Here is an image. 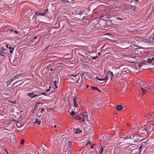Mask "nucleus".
Instances as JSON below:
<instances>
[{
    "label": "nucleus",
    "instance_id": "obj_57",
    "mask_svg": "<svg viewBox=\"0 0 154 154\" xmlns=\"http://www.w3.org/2000/svg\"><path fill=\"white\" fill-rule=\"evenodd\" d=\"M72 2H73L72 3H73L74 2V3H75V2H77V0H72Z\"/></svg>",
    "mask_w": 154,
    "mask_h": 154
},
{
    "label": "nucleus",
    "instance_id": "obj_58",
    "mask_svg": "<svg viewBox=\"0 0 154 154\" xmlns=\"http://www.w3.org/2000/svg\"><path fill=\"white\" fill-rule=\"evenodd\" d=\"M152 15V13H151V14H149V16H148V18L149 19L150 17V18H151V17H150V16Z\"/></svg>",
    "mask_w": 154,
    "mask_h": 154
},
{
    "label": "nucleus",
    "instance_id": "obj_59",
    "mask_svg": "<svg viewBox=\"0 0 154 154\" xmlns=\"http://www.w3.org/2000/svg\"><path fill=\"white\" fill-rule=\"evenodd\" d=\"M45 110V109L42 108L41 109V111L40 112H42L43 111H44Z\"/></svg>",
    "mask_w": 154,
    "mask_h": 154
},
{
    "label": "nucleus",
    "instance_id": "obj_64",
    "mask_svg": "<svg viewBox=\"0 0 154 154\" xmlns=\"http://www.w3.org/2000/svg\"><path fill=\"white\" fill-rule=\"evenodd\" d=\"M16 102L15 101H12V103L13 104H16Z\"/></svg>",
    "mask_w": 154,
    "mask_h": 154
},
{
    "label": "nucleus",
    "instance_id": "obj_30",
    "mask_svg": "<svg viewBox=\"0 0 154 154\" xmlns=\"http://www.w3.org/2000/svg\"><path fill=\"white\" fill-rule=\"evenodd\" d=\"M39 94L40 95H45V96H48V95L47 94L45 93H41L39 92Z\"/></svg>",
    "mask_w": 154,
    "mask_h": 154
},
{
    "label": "nucleus",
    "instance_id": "obj_41",
    "mask_svg": "<svg viewBox=\"0 0 154 154\" xmlns=\"http://www.w3.org/2000/svg\"><path fill=\"white\" fill-rule=\"evenodd\" d=\"M60 0L62 1L63 2H65L66 3H69V1L67 0Z\"/></svg>",
    "mask_w": 154,
    "mask_h": 154
},
{
    "label": "nucleus",
    "instance_id": "obj_45",
    "mask_svg": "<svg viewBox=\"0 0 154 154\" xmlns=\"http://www.w3.org/2000/svg\"><path fill=\"white\" fill-rule=\"evenodd\" d=\"M128 69L126 68H124L123 70V71L125 72H127V71L128 70Z\"/></svg>",
    "mask_w": 154,
    "mask_h": 154
},
{
    "label": "nucleus",
    "instance_id": "obj_33",
    "mask_svg": "<svg viewBox=\"0 0 154 154\" xmlns=\"http://www.w3.org/2000/svg\"><path fill=\"white\" fill-rule=\"evenodd\" d=\"M75 114V113L73 111V110H71V112L70 113V115L72 116H73Z\"/></svg>",
    "mask_w": 154,
    "mask_h": 154
},
{
    "label": "nucleus",
    "instance_id": "obj_46",
    "mask_svg": "<svg viewBox=\"0 0 154 154\" xmlns=\"http://www.w3.org/2000/svg\"><path fill=\"white\" fill-rule=\"evenodd\" d=\"M131 57L132 58H135L136 57H137V56H136L135 55H134V54H132L131 55Z\"/></svg>",
    "mask_w": 154,
    "mask_h": 154
},
{
    "label": "nucleus",
    "instance_id": "obj_40",
    "mask_svg": "<svg viewBox=\"0 0 154 154\" xmlns=\"http://www.w3.org/2000/svg\"><path fill=\"white\" fill-rule=\"evenodd\" d=\"M95 79L97 80H98L99 81H102L103 79H100L99 78L98 76H96L95 78Z\"/></svg>",
    "mask_w": 154,
    "mask_h": 154
},
{
    "label": "nucleus",
    "instance_id": "obj_16",
    "mask_svg": "<svg viewBox=\"0 0 154 154\" xmlns=\"http://www.w3.org/2000/svg\"><path fill=\"white\" fill-rule=\"evenodd\" d=\"M75 118L76 120H79L80 122H82V118L79 116H75Z\"/></svg>",
    "mask_w": 154,
    "mask_h": 154
},
{
    "label": "nucleus",
    "instance_id": "obj_49",
    "mask_svg": "<svg viewBox=\"0 0 154 154\" xmlns=\"http://www.w3.org/2000/svg\"><path fill=\"white\" fill-rule=\"evenodd\" d=\"M108 78V76L107 75L106 76V77L103 79H103L102 81H106L107 79Z\"/></svg>",
    "mask_w": 154,
    "mask_h": 154
},
{
    "label": "nucleus",
    "instance_id": "obj_20",
    "mask_svg": "<svg viewBox=\"0 0 154 154\" xmlns=\"http://www.w3.org/2000/svg\"><path fill=\"white\" fill-rule=\"evenodd\" d=\"M109 74H110V76H110V79H111L112 78H113V74L112 72L111 71H109Z\"/></svg>",
    "mask_w": 154,
    "mask_h": 154
},
{
    "label": "nucleus",
    "instance_id": "obj_48",
    "mask_svg": "<svg viewBox=\"0 0 154 154\" xmlns=\"http://www.w3.org/2000/svg\"><path fill=\"white\" fill-rule=\"evenodd\" d=\"M72 142H70V141H69L68 143V145L70 147V146L72 145Z\"/></svg>",
    "mask_w": 154,
    "mask_h": 154
},
{
    "label": "nucleus",
    "instance_id": "obj_11",
    "mask_svg": "<svg viewBox=\"0 0 154 154\" xmlns=\"http://www.w3.org/2000/svg\"><path fill=\"white\" fill-rule=\"evenodd\" d=\"M82 130H80L79 128H77L76 131H75L74 133L76 134H77L79 133H82Z\"/></svg>",
    "mask_w": 154,
    "mask_h": 154
},
{
    "label": "nucleus",
    "instance_id": "obj_19",
    "mask_svg": "<svg viewBox=\"0 0 154 154\" xmlns=\"http://www.w3.org/2000/svg\"><path fill=\"white\" fill-rule=\"evenodd\" d=\"M130 9L131 11H135L136 10V8L134 7V6H131Z\"/></svg>",
    "mask_w": 154,
    "mask_h": 154
},
{
    "label": "nucleus",
    "instance_id": "obj_55",
    "mask_svg": "<svg viewBox=\"0 0 154 154\" xmlns=\"http://www.w3.org/2000/svg\"><path fill=\"white\" fill-rule=\"evenodd\" d=\"M14 33H15V34H18V32L17 31H16V30H14Z\"/></svg>",
    "mask_w": 154,
    "mask_h": 154
},
{
    "label": "nucleus",
    "instance_id": "obj_38",
    "mask_svg": "<svg viewBox=\"0 0 154 154\" xmlns=\"http://www.w3.org/2000/svg\"><path fill=\"white\" fill-rule=\"evenodd\" d=\"M98 57H99V56H98L97 55V56H94V57H92V60H95L97 58H98Z\"/></svg>",
    "mask_w": 154,
    "mask_h": 154
},
{
    "label": "nucleus",
    "instance_id": "obj_13",
    "mask_svg": "<svg viewBox=\"0 0 154 154\" xmlns=\"http://www.w3.org/2000/svg\"><path fill=\"white\" fill-rule=\"evenodd\" d=\"M38 119H36L34 122V124L37 123L38 125H40L41 124V121L40 120L38 121Z\"/></svg>",
    "mask_w": 154,
    "mask_h": 154
},
{
    "label": "nucleus",
    "instance_id": "obj_63",
    "mask_svg": "<svg viewBox=\"0 0 154 154\" xmlns=\"http://www.w3.org/2000/svg\"><path fill=\"white\" fill-rule=\"evenodd\" d=\"M43 151H42V152L44 154L45 153V149H44V148L43 147Z\"/></svg>",
    "mask_w": 154,
    "mask_h": 154
},
{
    "label": "nucleus",
    "instance_id": "obj_7",
    "mask_svg": "<svg viewBox=\"0 0 154 154\" xmlns=\"http://www.w3.org/2000/svg\"><path fill=\"white\" fill-rule=\"evenodd\" d=\"M148 41L149 42H152L153 44L154 43V37L153 36H150L149 38Z\"/></svg>",
    "mask_w": 154,
    "mask_h": 154
},
{
    "label": "nucleus",
    "instance_id": "obj_3",
    "mask_svg": "<svg viewBox=\"0 0 154 154\" xmlns=\"http://www.w3.org/2000/svg\"><path fill=\"white\" fill-rule=\"evenodd\" d=\"M103 21H105V22L106 23V24L108 25H110L111 24H114V23L113 21V20H112L109 18L108 20H103Z\"/></svg>",
    "mask_w": 154,
    "mask_h": 154
},
{
    "label": "nucleus",
    "instance_id": "obj_60",
    "mask_svg": "<svg viewBox=\"0 0 154 154\" xmlns=\"http://www.w3.org/2000/svg\"><path fill=\"white\" fill-rule=\"evenodd\" d=\"M34 18H35V20H36V18L35 17V15H34V16H33V17L32 18V19L33 20H34Z\"/></svg>",
    "mask_w": 154,
    "mask_h": 154
},
{
    "label": "nucleus",
    "instance_id": "obj_52",
    "mask_svg": "<svg viewBox=\"0 0 154 154\" xmlns=\"http://www.w3.org/2000/svg\"><path fill=\"white\" fill-rule=\"evenodd\" d=\"M14 90V89L12 88H11V89L9 90V91L11 92L13 91Z\"/></svg>",
    "mask_w": 154,
    "mask_h": 154
},
{
    "label": "nucleus",
    "instance_id": "obj_2",
    "mask_svg": "<svg viewBox=\"0 0 154 154\" xmlns=\"http://www.w3.org/2000/svg\"><path fill=\"white\" fill-rule=\"evenodd\" d=\"M5 48L3 47H2L0 49V55L2 56H4L6 54H8V52Z\"/></svg>",
    "mask_w": 154,
    "mask_h": 154
},
{
    "label": "nucleus",
    "instance_id": "obj_1",
    "mask_svg": "<svg viewBox=\"0 0 154 154\" xmlns=\"http://www.w3.org/2000/svg\"><path fill=\"white\" fill-rule=\"evenodd\" d=\"M132 42L131 39L128 38L122 41L121 43V46L122 48L125 49L131 46V44Z\"/></svg>",
    "mask_w": 154,
    "mask_h": 154
},
{
    "label": "nucleus",
    "instance_id": "obj_8",
    "mask_svg": "<svg viewBox=\"0 0 154 154\" xmlns=\"http://www.w3.org/2000/svg\"><path fill=\"white\" fill-rule=\"evenodd\" d=\"M131 47L133 51L135 50V51H137L138 50V48L137 47L136 45L132 44V46L131 45ZM135 52H136V51H135Z\"/></svg>",
    "mask_w": 154,
    "mask_h": 154
},
{
    "label": "nucleus",
    "instance_id": "obj_25",
    "mask_svg": "<svg viewBox=\"0 0 154 154\" xmlns=\"http://www.w3.org/2000/svg\"><path fill=\"white\" fill-rule=\"evenodd\" d=\"M116 19H118L120 20H124V21L125 20V18L124 17H122V18H119L118 17H116Z\"/></svg>",
    "mask_w": 154,
    "mask_h": 154
},
{
    "label": "nucleus",
    "instance_id": "obj_42",
    "mask_svg": "<svg viewBox=\"0 0 154 154\" xmlns=\"http://www.w3.org/2000/svg\"><path fill=\"white\" fill-rule=\"evenodd\" d=\"M91 143V141L89 139L87 140V142L86 144V145L87 146L88 144H90Z\"/></svg>",
    "mask_w": 154,
    "mask_h": 154
},
{
    "label": "nucleus",
    "instance_id": "obj_44",
    "mask_svg": "<svg viewBox=\"0 0 154 154\" xmlns=\"http://www.w3.org/2000/svg\"><path fill=\"white\" fill-rule=\"evenodd\" d=\"M91 88H92V89L93 90H97V88L96 87H94V86H92V87H91Z\"/></svg>",
    "mask_w": 154,
    "mask_h": 154
},
{
    "label": "nucleus",
    "instance_id": "obj_39",
    "mask_svg": "<svg viewBox=\"0 0 154 154\" xmlns=\"http://www.w3.org/2000/svg\"><path fill=\"white\" fill-rule=\"evenodd\" d=\"M57 82V81H54V85L55 87L57 88H58V86L57 85L56 82Z\"/></svg>",
    "mask_w": 154,
    "mask_h": 154
},
{
    "label": "nucleus",
    "instance_id": "obj_47",
    "mask_svg": "<svg viewBox=\"0 0 154 154\" xmlns=\"http://www.w3.org/2000/svg\"><path fill=\"white\" fill-rule=\"evenodd\" d=\"M16 78L15 77H13L10 80L12 82L15 79H16Z\"/></svg>",
    "mask_w": 154,
    "mask_h": 154
},
{
    "label": "nucleus",
    "instance_id": "obj_14",
    "mask_svg": "<svg viewBox=\"0 0 154 154\" xmlns=\"http://www.w3.org/2000/svg\"><path fill=\"white\" fill-rule=\"evenodd\" d=\"M10 50L9 52L11 54H12L13 52V50H14V47H12L11 46H9L8 48Z\"/></svg>",
    "mask_w": 154,
    "mask_h": 154
},
{
    "label": "nucleus",
    "instance_id": "obj_53",
    "mask_svg": "<svg viewBox=\"0 0 154 154\" xmlns=\"http://www.w3.org/2000/svg\"><path fill=\"white\" fill-rule=\"evenodd\" d=\"M69 154H72V151L70 150V148L69 149Z\"/></svg>",
    "mask_w": 154,
    "mask_h": 154
},
{
    "label": "nucleus",
    "instance_id": "obj_34",
    "mask_svg": "<svg viewBox=\"0 0 154 154\" xmlns=\"http://www.w3.org/2000/svg\"><path fill=\"white\" fill-rule=\"evenodd\" d=\"M11 82L9 80L7 82V86H8L9 85H10L11 83Z\"/></svg>",
    "mask_w": 154,
    "mask_h": 154
},
{
    "label": "nucleus",
    "instance_id": "obj_10",
    "mask_svg": "<svg viewBox=\"0 0 154 154\" xmlns=\"http://www.w3.org/2000/svg\"><path fill=\"white\" fill-rule=\"evenodd\" d=\"M122 106L121 105H118L116 106V109L118 111H120L122 109Z\"/></svg>",
    "mask_w": 154,
    "mask_h": 154
},
{
    "label": "nucleus",
    "instance_id": "obj_24",
    "mask_svg": "<svg viewBox=\"0 0 154 154\" xmlns=\"http://www.w3.org/2000/svg\"><path fill=\"white\" fill-rule=\"evenodd\" d=\"M22 75V74H20L15 76V77L16 79H18L21 77Z\"/></svg>",
    "mask_w": 154,
    "mask_h": 154
},
{
    "label": "nucleus",
    "instance_id": "obj_32",
    "mask_svg": "<svg viewBox=\"0 0 154 154\" xmlns=\"http://www.w3.org/2000/svg\"><path fill=\"white\" fill-rule=\"evenodd\" d=\"M69 77L73 76L75 78L77 76H78V75H74L72 74H69L68 75Z\"/></svg>",
    "mask_w": 154,
    "mask_h": 154
},
{
    "label": "nucleus",
    "instance_id": "obj_26",
    "mask_svg": "<svg viewBox=\"0 0 154 154\" xmlns=\"http://www.w3.org/2000/svg\"><path fill=\"white\" fill-rule=\"evenodd\" d=\"M142 63V64H144L145 65H147V63H148L147 62V61H146V60H143L141 62Z\"/></svg>",
    "mask_w": 154,
    "mask_h": 154
},
{
    "label": "nucleus",
    "instance_id": "obj_6",
    "mask_svg": "<svg viewBox=\"0 0 154 154\" xmlns=\"http://www.w3.org/2000/svg\"><path fill=\"white\" fill-rule=\"evenodd\" d=\"M147 62L149 64H153V62L154 61V57L152 58H149L147 59Z\"/></svg>",
    "mask_w": 154,
    "mask_h": 154
},
{
    "label": "nucleus",
    "instance_id": "obj_56",
    "mask_svg": "<svg viewBox=\"0 0 154 154\" xmlns=\"http://www.w3.org/2000/svg\"><path fill=\"white\" fill-rule=\"evenodd\" d=\"M143 145H142L141 146H140V147H139V150L140 151V149H141L142 147V146H143ZM141 150H140V152H141Z\"/></svg>",
    "mask_w": 154,
    "mask_h": 154
},
{
    "label": "nucleus",
    "instance_id": "obj_54",
    "mask_svg": "<svg viewBox=\"0 0 154 154\" xmlns=\"http://www.w3.org/2000/svg\"><path fill=\"white\" fill-rule=\"evenodd\" d=\"M83 84V82H82V80L81 82L80 83V86H81V85H82Z\"/></svg>",
    "mask_w": 154,
    "mask_h": 154
},
{
    "label": "nucleus",
    "instance_id": "obj_9",
    "mask_svg": "<svg viewBox=\"0 0 154 154\" xmlns=\"http://www.w3.org/2000/svg\"><path fill=\"white\" fill-rule=\"evenodd\" d=\"M73 101L74 102V106L76 108L77 107L78 105L77 104V101L76 100V98L75 97H73Z\"/></svg>",
    "mask_w": 154,
    "mask_h": 154
},
{
    "label": "nucleus",
    "instance_id": "obj_22",
    "mask_svg": "<svg viewBox=\"0 0 154 154\" xmlns=\"http://www.w3.org/2000/svg\"><path fill=\"white\" fill-rule=\"evenodd\" d=\"M16 56V58H18L20 56V53L18 51H16L15 53Z\"/></svg>",
    "mask_w": 154,
    "mask_h": 154
},
{
    "label": "nucleus",
    "instance_id": "obj_29",
    "mask_svg": "<svg viewBox=\"0 0 154 154\" xmlns=\"http://www.w3.org/2000/svg\"><path fill=\"white\" fill-rule=\"evenodd\" d=\"M48 11V9H46L45 10L44 12L43 13H42L44 16L45 14H47Z\"/></svg>",
    "mask_w": 154,
    "mask_h": 154
},
{
    "label": "nucleus",
    "instance_id": "obj_17",
    "mask_svg": "<svg viewBox=\"0 0 154 154\" xmlns=\"http://www.w3.org/2000/svg\"><path fill=\"white\" fill-rule=\"evenodd\" d=\"M35 14L37 16H43V14L42 13H39L38 12H36Z\"/></svg>",
    "mask_w": 154,
    "mask_h": 154
},
{
    "label": "nucleus",
    "instance_id": "obj_31",
    "mask_svg": "<svg viewBox=\"0 0 154 154\" xmlns=\"http://www.w3.org/2000/svg\"><path fill=\"white\" fill-rule=\"evenodd\" d=\"M38 94H34V95H33V98L34 97H38V96H39L40 95V94H39V92H38L37 93Z\"/></svg>",
    "mask_w": 154,
    "mask_h": 154
},
{
    "label": "nucleus",
    "instance_id": "obj_18",
    "mask_svg": "<svg viewBox=\"0 0 154 154\" xmlns=\"http://www.w3.org/2000/svg\"><path fill=\"white\" fill-rule=\"evenodd\" d=\"M140 63H139V62H138L137 61L136 62L135 65L136 66V67H139V68H140Z\"/></svg>",
    "mask_w": 154,
    "mask_h": 154
},
{
    "label": "nucleus",
    "instance_id": "obj_62",
    "mask_svg": "<svg viewBox=\"0 0 154 154\" xmlns=\"http://www.w3.org/2000/svg\"><path fill=\"white\" fill-rule=\"evenodd\" d=\"M50 91V89H47L46 90V92H48L49 91Z\"/></svg>",
    "mask_w": 154,
    "mask_h": 154
},
{
    "label": "nucleus",
    "instance_id": "obj_12",
    "mask_svg": "<svg viewBox=\"0 0 154 154\" xmlns=\"http://www.w3.org/2000/svg\"><path fill=\"white\" fill-rule=\"evenodd\" d=\"M141 89L143 93V94L146 93V92L148 91L149 90V89H145L144 88H143L142 87H141Z\"/></svg>",
    "mask_w": 154,
    "mask_h": 154
},
{
    "label": "nucleus",
    "instance_id": "obj_61",
    "mask_svg": "<svg viewBox=\"0 0 154 154\" xmlns=\"http://www.w3.org/2000/svg\"><path fill=\"white\" fill-rule=\"evenodd\" d=\"M38 38V37L37 36H35L33 38V39H36Z\"/></svg>",
    "mask_w": 154,
    "mask_h": 154
},
{
    "label": "nucleus",
    "instance_id": "obj_28",
    "mask_svg": "<svg viewBox=\"0 0 154 154\" xmlns=\"http://www.w3.org/2000/svg\"><path fill=\"white\" fill-rule=\"evenodd\" d=\"M103 148H101L100 150V152H99V154H102L103 152Z\"/></svg>",
    "mask_w": 154,
    "mask_h": 154
},
{
    "label": "nucleus",
    "instance_id": "obj_15",
    "mask_svg": "<svg viewBox=\"0 0 154 154\" xmlns=\"http://www.w3.org/2000/svg\"><path fill=\"white\" fill-rule=\"evenodd\" d=\"M27 95L31 98H33L34 93H28Z\"/></svg>",
    "mask_w": 154,
    "mask_h": 154
},
{
    "label": "nucleus",
    "instance_id": "obj_50",
    "mask_svg": "<svg viewBox=\"0 0 154 154\" xmlns=\"http://www.w3.org/2000/svg\"><path fill=\"white\" fill-rule=\"evenodd\" d=\"M77 14L79 15H81L82 14H83V13L82 11H79L78 13Z\"/></svg>",
    "mask_w": 154,
    "mask_h": 154
},
{
    "label": "nucleus",
    "instance_id": "obj_35",
    "mask_svg": "<svg viewBox=\"0 0 154 154\" xmlns=\"http://www.w3.org/2000/svg\"><path fill=\"white\" fill-rule=\"evenodd\" d=\"M69 148H68V149H66L65 150V151H64V152H65V154H69Z\"/></svg>",
    "mask_w": 154,
    "mask_h": 154
},
{
    "label": "nucleus",
    "instance_id": "obj_51",
    "mask_svg": "<svg viewBox=\"0 0 154 154\" xmlns=\"http://www.w3.org/2000/svg\"><path fill=\"white\" fill-rule=\"evenodd\" d=\"M119 144H120L121 146H123L124 145L123 143L122 142H119V143L118 144V145H119Z\"/></svg>",
    "mask_w": 154,
    "mask_h": 154
},
{
    "label": "nucleus",
    "instance_id": "obj_5",
    "mask_svg": "<svg viewBox=\"0 0 154 154\" xmlns=\"http://www.w3.org/2000/svg\"><path fill=\"white\" fill-rule=\"evenodd\" d=\"M82 114L84 117L83 119H82V121L84 122H85V120L86 121H87L88 120L87 116H88V114L87 112H83L82 113Z\"/></svg>",
    "mask_w": 154,
    "mask_h": 154
},
{
    "label": "nucleus",
    "instance_id": "obj_36",
    "mask_svg": "<svg viewBox=\"0 0 154 154\" xmlns=\"http://www.w3.org/2000/svg\"><path fill=\"white\" fill-rule=\"evenodd\" d=\"M139 84H140V87L141 88V87H142V86H143V85H144L143 83V82H140V80L139 81Z\"/></svg>",
    "mask_w": 154,
    "mask_h": 154
},
{
    "label": "nucleus",
    "instance_id": "obj_21",
    "mask_svg": "<svg viewBox=\"0 0 154 154\" xmlns=\"http://www.w3.org/2000/svg\"><path fill=\"white\" fill-rule=\"evenodd\" d=\"M15 121V120H14L13 118H11L10 120H9L8 121V123H10L11 122Z\"/></svg>",
    "mask_w": 154,
    "mask_h": 154
},
{
    "label": "nucleus",
    "instance_id": "obj_23",
    "mask_svg": "<svg viewBox=\"0 0 154 154\" xmlns=\"http://www.w3.org/2000/svg\"><path fill=\"white\" fill-rule=\"evenodd\" d=\"M47 68H48V70L50 71L51 72H52L53 70V69L52 68V67H51V66H50L49 65L47 66V67L46 68V69H47Z\"/></svg>",
    "mask_w": 154,
    "mask_h": 154
},
{
    "label": "nucleus",
    "instance_id": "obj_43",
    "mask_svg": "<svg viewBox=\"0 0 154 154\" xmlns=\"http://www.w3.org/2000/svg\"><path fill=\"white\" fill-rule=\"evenodd\" d=\"M52 45H49L47 47H46V48L45 49H44V50L45 51V50H47L48 48L50 47H52Z\"/></svg>",
    "mask_w": 154,
    "mask_h": 154
},
{
    "label": "nucleus",
    "instance_id": "obj_37",
    "mask_svg": "<svg viewBox=\"0 0 154 154\" xmlns=\"http://www.w3.org/2000/svg\"><path fill=\"white\" fill-rule=\"evenodd\" d=\"M24 142H25V140H23V139H22L20 142V144L21 145L24 144Z\"/></svg>",
    "mask_w": 154,
    "mask_h": 154
},
{
    "label": "nucleus",
    "instance_id": "obj_27",
    "mask_svg": "<svg viewBox=\"0 0 154 154\" xmlns=\"http://www.w3.org/2000/svg\"><path fill=\"white\" fill-rule=\"evenodd\" d=\"M41 103V102H37L35 104L36 106H35V108H37L38 106Z\"/></svg>",
    "mask_w": 154,
    "mask_h": 154
},
{
    "label": "nucleus",
    "instance_id": "obj_4",
    "mask_svg": "<svg viewBox=\"0 0 154 154\" xmlns=\"http://www.w3.org/2000/svg\"><path fill=\"white\" fill-rule=\"evenodd\" d=\"M134 134H130L127 136V137L125 138V139H132L133 140H134Z\"/></svg>",
    "mask_w": 154,
    "mask_h": 154
}]
</instances>
